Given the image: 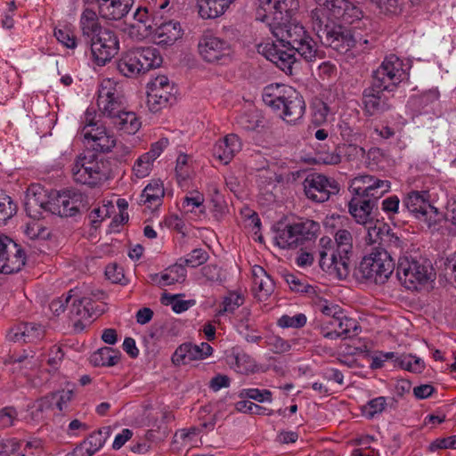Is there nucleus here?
Returning a JSON list of instances; mask_svg holds the SVG:
<instances>
[{
    "label": "nucleus",
    "instance_id": "774afa93",
    "mask_svg": "<svg viewBox=\"0 0 456 456\" xmlns=\"http://www.w3.org/2000/svg\"><path fill=\"white\" fill-rule=\"evenodd\" d=\"M444 218L446 221L451 223V230L453 232H456V200L448 202Z\"/></svg>",
    "mask_w": 456,
    "mask_h": 456
},
{
    "label": "nucleus",
    "instance_id": "6e6d98bb",
    "mask_svg": "<svg viewBox=\"0 0 456 456\" xmlns=\"http://www.w3.org/2000/svg\"><path fill=\"white\" fill-rule=\"evenodd\" d=\"M134 18L137 22L138 25H131V29L137 28L138 30L141 29L140 24H142L144 28V33L148 34L152 31V27L151 24H147L149 21L148 17V10L146 8H138L137 11L134 14Z\"/></svg>",
    "mask_w": 456,
    "mask_h": 456
},
{
    "label": "nucleus",
    "instance_id": "603ef678",
    "mask_svg": "<svg viewBox=\"0 0 456 456\" xmlns=\"http://www.w3.org/2000/svg\"><path fill=\"white\" fill-rule=\"evenodd\" d=\"M343 331H339L340 334H343L342 339H346L347 338H352L358 335L361 328L358 324V322L355 319L347 317L345 314H343Z\"/></svg>",
    "mask_w": 456,
    "mask_h": 456
},
{
    "label": "nucleus",
    "instance_id": "ddd939ff",
    "mask_svg": "<svg viewBox=\"0 0 456 456\" xmlns=\"http://www.w3.org/2000/svg\"><path fill=\"white\" fill-rule=\"evenodd\" d=\"M103 292L97 290L92 292L90 296H83L74 299L69 311V318L73 322L75 332H81L91 323L90 319L93 315L99 316L104 312L103 309L94 308L92 303L94 299H100Z\"/></svg>",
    "mask_w": 456,
    "mask_h": 456
},
{
    "label": "nucleus",
    "instance_id": "864d4df0",
    "mask_svg": "<svg viewBox=\"0 0 456 456\" xmlns=\"http://www.w3.org/2000/svg\"><path fill=\"white\" fill-rule=\"evenodd\" d=\"M235 409L240 412L256 415H264L266 411V408L242 399L236 403Z\"/></svg>",
    "mask_w": 456,
    "mask_h": 456
},
{
    "label": "nucleus",
    "instance_id": "a211bd4d",
    "mask_svg": "<svg viewBox=\"0 0 456 456\" xmlns=\"http://www.w3.org/2000/svg\"><path fill=\"white\" fill-rule=\"evenodd\" d=\"M336 252L340 257L339 274L348 276L351 271V257L353 256V237L345 229L338 230L335 234Z\"/></svg>",
    "mask_w": 456,
    "mask_h": 456
},
{
    "label": "nucleus",
    "instance_id": "ea45409f",
    "mask_svg": "<svg viewBox=\"0 0 456 456\" xmlns=\"http://www.w3.org/2000/svg\"><path fill=\"white\" fill-rule=\"evenodd\" d=\"M390 189V182L387 180L377 179L374 182L373 186H370L366 192L362 195V198L371 199L375 200V206L377 200L381 198Z\"/></svg>",
    "mask_w": 456,
    "mask_h": 456
},
{
    "label": "nucleus",
    "instance_id": "9b49d317",
    "mask_svg": "<svg viewBox=\"0 0 456 456\" xmlns=\"http://www.w3.org/2000/svg\"><path fill=\"white\" fill-rule=\"evenodd\" d=\"M198 50L201 58L208 63L228 64L232 61V46L228 41L204 33L199 39Z\"/></svg>",
    "mask_w": 456,
    "mask_h": 456
},
{
    "label": "nucleus",
    "instance_id": "bb28decb",
    "mask_svg": "<svg viewBox=\"0 0 456 456\" xmlns=\"http://www.w3.org/2000/svg\"><path fill=\"white\" fill-rule=\"evenodd\" d=\"M234 0H199V13L204 19H214L224 14Z\"/></svg>",
    "mask_w": 456,
    "mask_h": 456
},
{
    "label": "nucleus",
    "instance_id": "338daca9",
    "mask_svg": "<svg viewBox=\"0 0 456 456\" xmlns=\"http://www.w3.org/2000/svg\"><path fill=\"white\" fill-rule=\"evenodd\" d=\"M239 397L242 400L246 398L253 399L256 402L263 403L265 402V396L262 395V390L257 388H247L242 389L239 393Z\"/></svg>",
    "mask_w": 456,
    "mask_h": 456
},
{
    "label": "nucleus",
    "instance_id": "e433bc0d",
    "mask_svg": "<svg viewBox=\"0 0 456 456\" xmlns=\"http://www.w3.org/2000/svg\"><path fill=\"white\" fill-rule=\"evenodd\" d=\"M208 259V254L203 248H195L189 253L185 257L179 258V262L183 264V266L198 267Z\"/></svg>",
    "mask_w": 456,
    "mask_h": 456
},
{
    "label": "nucleus",
    "instance_id": "aec40b11",
    "mask_svg": "<svg viewBox=\"0 0 456 456\" xmlns=\"http://www.w3.org/2000/svg\"><path fill=\"white\" fill-rule=\"evenodd\" d=\"M84 138L95 151L109 152L116 145V140L104 127L96 126L91 130H84Z\"/></svg>",
    "mask_w": 456,
    "mask_h": 456
},
{
    "label": "nucleus",
    "instance_id": "2f4dec72",
    "mask_svg": "<svg viewBox=\"0 0 456 456\" xmlns=\"http://www.w3.org/2000/svg\"><path fill=\"white\" fill-rule=\"evenodd\" d=\"M237 124L244 130L253 131L263 126V118L259 111L250 108L240 113L236 118Z\"/></svg>",
    "mask_w": 456,
    "mask_h": 456
},
{
    "label": "nucleus",
    "instance_id": "412c9836",
    "mask_svg": "<svg viewBox=\"0 0 456 456\" xmlns=\"http://www.w3.org/2000/svg\"><path fill=\"white\" fill-rule=\"evenodd\" d=\"M252 273L255 295L258 300L265 301L274 291V281L260 265H255L252 269Z\"/></svg>",
    "mask_w": 456,
    "mask_h": 456
},
{
    "label": "nucleus",
    "instance_id": "b1692460",
    "mask_svg": "<svg viewBox=\"0 0 456 456\" xmlns=\"http://www.w3.org/2000/svg\"><path fill=\"white\" fill-rule=\"evenodd\" d=\"M159 44L172 45L183 36V29L178 21L169 20L163 22L154 29Z\"/></svg>",
    "mask_w": 456,
    "mask_h": 456
},
{
    "label": "nucleus",
    "instance_id": "c03bdc74",
    "mask_svg": "<svg viewBox=\"0 0 456 456\" xmlns=\"http://www.w3.org/2000/svg\"><path fill=\"white\" fill-rule=\"evenodd\" d=\"M386 405V397L379 396L370 400L365 406H363L362 412L367 418L372 419L376 414L382 412Z\"/></svg>",
    "mask_w": 456,
    "mask_h": 456
},
{
    "label": "nucleus",
    "instance_id": "7ed1b4c3",
    "mask_svg": "<svg viewBox=\"0 0 456 456\" xmlns=\"http://www.w3.org/2000/svg\"><path fill=\"white\" fill-rule=\"evenodd\" d=\"M263 102L273 111H279V116L287 123L299 120L305 111L303 96L293 87L272 84L264 88Z\"/></svg>",
    "mask_w": 456,
    "mask_h": 456
},
{
    "label": "nucleus",
    "instance_id": "a878e982",
    "mask_svg": "<svg viewBox=\"0 0 456 456\" xmlns=\"http://www.w3.org/2000/svg\"><path fill=\"white\" fill-rule=\"evenodd\" d=\"M110 123L118 130L126 134H134L141 127V122L136 114L133 111H126L125 110H121Z\"/></svg>",
    "mask_w": 456,
    "mask_h": 456
},
{
    "label": "nucleus",
    "instance_id": "20e7f679",
    "mask_svg": "<svg viewBox=\"0 0 456 456\" xmlns=\"http://www.w3.org/2000/svg\"><path fill=\"white\" fill-rule=\"evenodd\" d=\"M395 270V262L387 250L377 248L365 255L354 268V276L360 282L384 284Z\"/></svg>",
    "mask_w": 456,
    "mask_h": 456
},
{
    "label": "nucleus",
    "instance_id": "dca6fc26",
    "mask_svg": "<svg viewBox=\"0 0 456 456\" xmlns=\"http://www.w3.org/2000/svg\"><path fill=\"white\" fill-rule=\"evenodd\" d=\"M97 106L103 117L110 121L125 110L123 96L117 91L110 80L104 81L98 91Z\"/></svg>",
    "mask_w": 456,
    "mask_h": 456
},
{
    "label": "nucleus",
    "instance_id": "680f3d73",
    "mask_svg": "<svg viewBox=\"0 0 456 456\" xmlns=\"http://www.w3.org/2000/svg\"><path fill=\"white\" fill-rule=\"evenodd\" d=\"M168 145L167 138H161L159 141L156 142L151 145L150 151L143 154L145 157H148L151 163L161 154L163 150Z\"/></svg>",
    "mask_w": 456,
    "mask_h": 456
},
{
    "label": "nucleus",
    "instance_id": "3c124183",
    "mask_svg": "<svg viewBox=\"0 0 456 456\" xmlns=\"http://www.w3.org/2000/svg\"><path fill=\"white\" fill-rule=\"evenodd\" d=\"M243 297L240 295L231 294L230 296L224 298L222 308H220L218 314H224L225 313H232L235 309L243 304Z\"/></svg>",
    "mask_w": 456,
    "mask_h": 456
},
{
    "label": "nucleus",
    "instance_id": "bf43d9fd",
    "mask_svg": "<svg viewBox=\"0 0 456 456\" xmlns=\"http://www.w3.org/2000/svg\"><path fill=\"white\" fill-rule=\"evenodd\" d=\"M147 88L149 91L151 90H163L164 88L171 90L175 89L174 85L169 82V79L167 77L162 75L158 76L154 79H152L151 82L148 83Z\"/></svg>",
    "mask_w": 456,
    "mask_h": 456
},
{
    "label": "nucleus",
    "instance_id": "e2e57ef3",
    "mask_svg": "<svg viewBox=\"0 0 456 456\" xmlns=\"http://www.w3.org/2000/svg\"><path fill=\"white\" fill-rule=\"evenodd\" d=\"M17 417V411L13 407H5L0 411V422L4 427H10Z\"/></svg>",
    "mask_w": 456,
    "mask_h": 456
},
{
    "label": "nucleus",
    "instance_id": "5fc2aeb1",
    "mask_svg": "<svg viewBox=\"0 0 456 456\" xmlns=\"http://www.w3.org/2000/svg\"><path fill=\"white\" fill-rule=\"evenodd\" d=\"M56 39L68 48L74 49L77 46V39L73 33L67 28L54 30Z\"/></svg>",
    "mask_w": 456,
    "mask_h": 456
},
{
    "label": "nucleus",
    "instance_id": "c85d7f7f",
    "mask_svg": "<svg viewBox=\"0 0 456 456\" xmlns=\"http://www.w3.org/2000/svg\"><path fill=\"white\" fill-rule=\"evenodd\" d=\"M198 345L184 343L176 348L172 356L175 364H188L191 361L202 360Z\"/></svg>",
    "mask_w": 456,
    "mask_h": 456
},
{
    "label": "nucleus",
    "instance_id": "6e6552de",
    "mask_svg": "<svg viewBox=\"0 0 456 456\" xmlns=\"http://www.w3.org/2000/svg\"><path fill=\"white\" fill-rule=\"evenodd\" d=\"M427 191H411L403 199L402 212L409 216L423 221L428 228L436 224L442 218V214L429 201Z\"/></svg>",
    "mask_w": 456,
    "mask_h": 456
},
{
    "label": "nucleus",
    "instance_id": "a19ab883",
    "mask_svg": "<svg viewBox=\"0 0 456 456\" xmlns=\"http://www.w3.org/2000/svg\"><path fill=\"white\" fill-rule=\"evenodd\" d=\"M382 209L389 216H397L399 221L407 222L406 215L402 212L400 200L397 196H390L382 201Z\"/></svg>",
    "mask_w": 456,
    "mask_h": 456
},
{
    "label": "nucleus",
    "instance_id": "8fccbe9b",
    "mask_svg": "<svg viewBox=\"0 0 456 456\" xmlns=\"http://www.w3.org/2000/svg\"><path fill=\"white\" fill-rule=\"evenodd\" d=\"M44 335V327L35 323L25 324L23 327V334H21V336H25L28 343L43 338Z\"/></svg>",
    "mask_w": 456,
    "mask_h": 456
},
{
    "label": "nucleus",
    "instance_id": "13d9d810",
    "mask_svg": "<svg viewBox=\"0 0 456 456\" xmlns=\"http://www.w3.org/2000/svg\"><path fill=\"white\" fill-rule=\"evenodd\" d=\"M147 158L141 156L134 165L133 171L137 177H144L149 174L152 163Z\"/></svg>",
    "mask_w": 456,
    "mask_h": 456
},
{
    "label": "nucleus",
    "instance_id": "cd10ccee",
    "mask_svg": "<svg viewBox=\"0 0 456 456\" xmlns=\"http://www.w3.org/2000/svg\"><path fill=\"white\" fill-rule=\"evenodd\" d=\"M274 240L276 245L283 249H292L302 245L294 223L287 224L281 230H278Z\"/></svg>",
    "mask_w": 456,
    "mask_h": 456
},
{
    "label": "nucleus",
    "instance_id": "9d476101",
    "mask_svg": "<svg viewBox=\"0 0 456 456\" xmlns=\"http://www.w3.org/2000/svg\"><path fill=\"white\" fill-rule=\"evenodd\" d=\"M84 201L83 194L66 191L52 194L46 201L40 203V207L61 217H70L86 209Z\"/></svg>",
    "mask_w": 456,
    "mask_h": 456
},
{
    "label": "nucleus",
    "instance_id": "f8f14e48",
    "mask_svg": "<svg viewBox=\"0 0 456 456\" xmlns=\"http://www.w3.org/2000/svg\"><path fill=\"white\" fill-rule=\"evenodd\" d=\"M303 185L307 199L318 203L329 200L340 191L339 183L334 178L319 173L309 174Z\"/></svg>",
    "mask_w": 456,
    "mask_h": 456
},
{
    "label": "nucleus",
    "instance_id": "2eb2a0df",
    "mask_svg": "<svg viewBox=\"0 0 456 456\" xmlns=\"http://www.w3.org/2000/svg\"><path fill=\"white\" fill-rule=\"evenodd\" d=\"M406 77L403 61L395 54L387 56L379 67L373 70L370 79L382 85L389 86L390 89H396Z\"/></svg>",
    "mask_w": 456,
    "mask_h": 456
},
{
    "label": "nucleus",
    "instance_id": "473e14b6",
    "mask_svg": "<svg viewBox=\"0 0 456 456\" xmlns=\"http://www.w3.org/2000/svg\"><path fill=\"white\" fill-rule=\"evenodd\" d=\"M343 312L338 315L331 318L328 321L322 322L320 326L321 334L328 339H338L342 338L343 334H340L339 331L342 330L343 327Z\"/></svg>",
    "mask_w": 456,
    "mask_h": 456
},
{
    "label": "nucleus",
    "instance_id": "49530a36",
    "mask_svg": "<svg viewBox=\"0 0 456 456\" xmlns=\"http://www.w3.org/2000/svg\"><path fill=\"white\" fill-rule=\"evenodd\" d=\"M284 279L292 291L300 293H309L310 291L313 290L312 286L306 284L303 280L297 278L293 273H286L284 275Z\"/></svg>",
    "mask_w": 456,
    "mask_h": 456
},
{
    "label": "nucleus",
    "instance_id": "1a4fd4ad",
    "mask_svg": "<svg viewBox=\"0 0 456 456\" xmlns=\"http://www.w3.org/2000/svg\"><path fill=\"white\" fill-rule=\"evenodd\" d=\"M394 91L389 86L370 79L369 86L362 91V101L365 114L370 117L378 116L392 110L395 106Z\"/></svg>",
    "mask_w": 456,
    "mask_h": 456
},
{
    "label": "nucleus",
    "instance_id": "4c0bfd02",
    "mask_svg": "<svg viewBox=\"0 0 456 456\" xmlns=\"http://www.w3.org/2000/svg\"><path fill=\"white\" fill-rule=\"evenodd\" d=\"M17 211V206L11 197L0 194V225L5 224L6 221L12 218Z\"/></svg>",
    "mask_w": 456,
    "mask_h": 456
},
{
    "label": "nucleus",
    "instance_id": "7c9ffc66",
    "mask_svg": "<svg viewBox=\"0 0 456 456\" xmlns=\"http://www.w3.org/2000/svg\"><path fill=\"white\" fill-rule=\"evenodd\" d=\"M294 225L297 232H298L302 245L305 241L315 240L321 230L320 224L310 219L300 220L294 223Z\"/></svg>",
    "mask_w": 456,
    "mask_h": 456
},
{
    "label": "nucleus",
    "instance_id": "de8ad7c7",
    "mask_svg": "<svg viewBox=\"0 0 456 456\" xmlns=\"http://www.w3.org/2000/svg\"><path fill=\"white\" fill-rule=\"evenodd\" d=\"M330 107L323 102H318L314 105L312 122L315 126H321L327 121Z\"/></svg>",
    "mask_w": 456,
    "mask_h": 456
},
{
    "label": "nucleus",
    "instance_id": "052dcab7",
    "mask_svg": "<svg viewBox=\"0 0 456 456\" xmlns=\"http://www.w3.org/2000/svg\"><path fill=\"white\" fill-rule=\"evenodd\" d=\"M53 395H55V406L60 411H62L64 409H66L68 403H69L73 397L72 390L57 391L53 392Z\"/></svg>",
    "mask_w": 456,
    "mask_h": 456
},
{
    "label": "nucleus",
    "instance_id": "a18cd8bd",
    "mask_svg": "<svg viewBox=\"0 0 456 456\" xmlns=\"http://www.w3.org/2000/svg\"><path fill=\"white\" fill-rule=\"evenodd\" d=\"M306 323V316L304 314H298L294 316L282 315L278 320V325L281 328H302Z\"/></svg>",
    "mask_w": 456,
    "mask_h": 456
},
{
    "label": "nucleus",
    "instance_id": "0eeeda50",
    "mask_svg": "<svg viewBox=\"0 0 456 456\" xmlns=\"http://www.w3.org/2000/svg\"><path fill=\"white\" fill-rule=\"evenodd\" d=\"M162 63V57L154 47L134 48L126 51L118 61V71L127 77L144 74Z\"/></svg>",
    "mask_w": 456,
    "mask_h": 456
},
{
    "label": "nucleus",
    "instance_id": "423d86ee",
    "mask_svg": "<svg viewBox=\"0 0 456 456\" xmlns=\"http://www.w3.org/2000/svg\"><path fill=\"white\" fill-rule=\"evenodd\" d=\"M111 171L110 161L92 152L78 156L72 167L74 180L92 187L110 179Z\"/></svg>",
    "mask_w": 456,
    "mask_h": 456
},
{
    "label": "nucleus",
    "instance_id": "4d7b16f0",
    "mask_svg": "<svg viewBox=\"0 0 456 456\" xmlns=\"http://www.w3.org/2000/svg\"><path fill=\"white\" fill-rule=\"evenodd\" d=\"M105 275L113 283H120L125 278L123 268L117 264H110L106 266Z\"/></svg>",
    "mask_w": 456,
    "mask_h": 456
},
{
    "label": "nucleus",
    "instance_id": "4be33fe9",
    "mask_svg": "<svg viewBox=\"0 0 456 456\" xmlns=\"http://www.w3.org/2000/svg\"><path fill=\"white\" fill-rule=\"evenodd\" d=\"M241 150V142L235 134H227L213 147V154L224 164H228L234 155Z\"/></svg>",
    "mask_w": 456,
    "mask_h": 456
},
{
    "label": "nucleus",
    "instance_id": "f257e3e1",
    "mask_svg": "<svg viewBox=\"0 0 456 456\" xmlns=\"http://www.w3.org/2000/svg\"><path fill=\"white\" fill-rule=\"evenodd\" d=\"M319 8L311 12L314 30L322 43L332 49L345 53L357 44H368L367 39H357L346 27L335 21L340 20L346 23L360 20L363 12L350 0H314Z\"/></svg>",
    "mask_w": 456,
    "mask_h": 456
},
{
    "label": "nucleus",
    "instance_id": "37998d69",
    "mask_svg": "<svg viewBox=\"0 0 456 456\" xmlns=\"http://www.w3.org/2000/svg\"><path fill=\"white\" fill-rule=\"evenodd\" d=\"M234 370L241 374L253 372L256 368L255 361L248 354H238L235 357Z\"/></svg>",
    "mask_w": 456,
    "mask_h": 456
},
{
    "label": "nucleus",
    "instance_id": "09e8293b",
    "mask_svg": "<svg viewBox=\"0 0 456 456\" xmlns=\"http://www.w3.org/2000/svg\"><path fill=\"white\" fill-rule=\"evenodd\" d=\"M54 395L53 393H50L47 395L41 397L34 403V408L36 409L35 411H33V416L35 418H39V413H43L45 411H47L49 410H52L53 406L55 405V400H54Z\"/></svg>",
    "mask_w": 456,
    "mask_h": 456
},
{
    "label": "nucleus",
    "instance_id": "5701e85b",
    "mask_svg": "<svg viewBox=\"0 0 456 456\" xmlns=\"http://www.w3.org/2000/svg\"><path fill=\"white\" fill-rule=\"evenodd\" d=\"M110 432L109 427H104L96 432L92 433L75 450L76 453L80 452L78 456H92L98 452L104 444Z\"/></svg>",
    "mask_w": 456,
    "mask_h": 456
},
{
    "label": "nucleus",
    "instance_id": "f704fd0d",
    "mask_svg": "<svg viewBox=\"0 0 456 456\" xmlns=\"http://www.w3.org/2000/svg\"><path fill=\"white\" fill-rule=\"evenodd\" d=\"M320 267L330 273H335L337 276L342 280L346 279L347 276H341L339 274V267L340 265V257L337 255L335 249H332V252H329L326 250L320 251Z\"/></svg>",
    "mask_w": 456,
    "mask_h": 456
},
{
    "label": "nucleus",
    "instance_id": "58836bf2",
    "mask_svg": "<svg viewBox=\"0 0 456 456\" xmlns=\"http://www.w3.org/2000/svg\"><path fill=\"white\" fill-rule=\"evenodd\" d=\"M377 179V177L369 175L357 176L353 179L350 189L354 196H362L370 186H373Z\"/></svg>",
    "mask_w": 456,
    "mask_h": 456
},
{
    "label": "nucleus",
    "instance_id": "0e129e2a",
    "mask_svg": "<svg viewBox=\"0 0 456 456\" xmlns=\"http://www.w3.org/2000/svg\"><path fill=\"white\" fill-rule=\"evenodd\" d=\"M431 449H456V436L435 440L431 444Z\"/></svg>",
    "mask_w": 456,
    "mask_h": 456
},
{
    "label": "nucleus",
    "instance_id": "f3484780",
    "mask_svg": "<svg viewBox=\"0 0 456 456\" xmlns=\"http://www.w3.org/2000/svg\"><path fill=\"white\" fill-rule=\"evenodd\" d=\"M375 208V200L371 199H365L362 196H354L349 201L348 208L349 213L355 219L358 224L368 225V235L371 239L372 234L379 235V230L376 226H371L372 216L371 213Z\"/></svg>",
    "mask_w": 456,
    "mask_h": 456
},
{
    "label": "nucleus",
    "instance_id": "393cba45",
    "mask_svg": "<svg viewBox=\"0 0 456 456\" xmlns=\"http://www.w3.org/2000/svg\"><path fill=\"white\" fill-rule=\"evenodd\" d=\"M185 276L186 270L183 264L178 261L175 265L168 267L161 275L158 273L151 274V279L159 286L164 287L181 282L184 280Z\"/></svg>",
    "mask_w": 456,
    "mask_h": 456
},
{
    "label": "nucleus",
    "instance_id": "69168bd1",
    "mask_svg": "<svg viewBox=\"0 0 456 456\" xmlns=\"http://www.w3.org/2000/svg\"><path fill=\"white\" fill-rule=\"evenodd\" d=\"M230 386V378L226 375L218 374L211 379L209 381V387L216 392L223 387H228Z\"/></svg>",
    "mask_w": 456,
    "mask_h": 456
},
{
    "label": "nucleus",
    "instance_id": "79ce46f5",
    "mask_svg": "<svg viewBox=\"0 0 456 456\" xmlns=\"http://www.w3.org/2000/svg\"><path fill=\"white\" fill-rule=\"evenodd\" d=\"M175 89L151 90L148 92L149 101L153 100L155 103L166 106L168 103H172V101L175 100Z\"/></svg>",
    "mask_w": 456,
    "mask_h": 456
},
{
    "label": "nucleus",
    "instance_id": "4468645a",
    "mask_svg": "<svg viewBox=\"0 0 456 456\" xmlns=\"http://www.w3.org/2000/svg\"><path fill=\"white\" fill-rule=\"evenodd\" d=\"M25 264L26 254L23 248L0 232V273L4 274L17 273Z\"/></svg>",
    "mask_w": 456,
    "mask_h": 456
},
{
    "label": "nucleus",
    "instance_id": "f03ea898",
    "mask_svg": "<svg viewBox=\"0 0 456 456\" xmlns=\"http://www.w3.org/2000/svg\"><path fill=\"white\" fill-rule=\"evenodd\" d=\"M79 26L81 38L91 48L94 61L99 66L105 65L119 50V40L116 33L102 28L97 13L86 8L81 14Z\"/></svg>",
    "mask_w": 456,
    "mask_h": 456
},
{
    "label": "nucleus",
    "instance_id": "39448f33",
    "mask_svg": "<svg viewBox=\"0 0 456 456\" xmlns=\"http://www.w3.org/2000/svg\"><path fill=\"white\" fill-rule=\"evenodd\" d=\"M396 276L407 289L417 290L419 285L433 281L436 273L428 259L404 255L398 258Z\"/></svg>",
    "mask_w": 456,
    "mask_h": 456
},
{
    "label": "nucleus",
    "instance_id": "c9c22d12",
    "mask_svg": "<svg viewBox=\"0 0 456 456\" xmlns=\"http://www.w3.org/2000/svg\"><path fill=\"white\" fill-rule=\"evenodd\" d=\"M395 363L396 366H399L402 369L415 373L421 372L425 367L424 362L420 358L412 356L411 354L396 356L395 359Z\"/></svg>",
    "mask_w": 456,
    "mask_h": 456
},
{
    "label": "nucleus",
    "instance_id": "c756f323",
    "mask_svg": "<svg viewBox=\"0 0 456 456\" xmlns=\"http://www.w3.org/2000/svg\"><path fill=\"white\" fill-rule=\"evenodd\" d=\"M121 354L112 347L104 346L98 349L91 356V362L94 366H114L120 360Z\"/></svg>",
    "mask_w": 456,
    "mask_h": 456
},
{
    "label": "nucleus",
    "instance_id": "72a5a7b5",
    "mask_svg": "<svg viewBox=\"0 0 456 456\" xmlns=\"http://www.w3.org/2000/svg\"><path fill=\"white\" fill-rule=\"evenodd\" d=\"M164 188L159 182L149 183L142 192L141 202L149 204V207H158L161 204V200L164 197Z\"/></svg>",
    "mask_w": 456,
    "mask_h": 456
},
{
    "label": "nucleus",
    "instance_id": "6ab92c4d",
    "mask_svg": "<svg viewBox=\"0 0 456 456\" xmlns=\"http://www.w3.org/2000/svg\"><path fill=\"white\" fill-rule=\"evenodd\" d=\"M99 16L106 20H120L131 10L134 0H94Z\"/></svg>",
    "mask_w": 456,
    "mask_h": 456
}]
</instances>
